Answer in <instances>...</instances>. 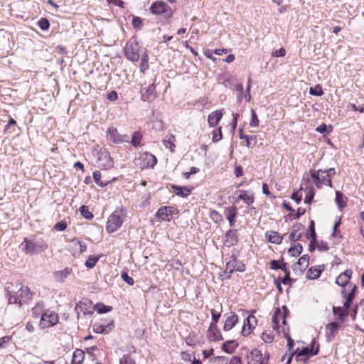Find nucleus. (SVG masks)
I'll return each instance as SVG.
<instances>
[{"label":"nucleus","instance_id":"37","mask_svg":"<svg viewBox=\"0 0 364 364\" xmlns=\"http://www.w3.org/2000/svg\"><path fill=\"white\" fill-rule=\"evenodd\" d=\"M94 308H95V310H96L97 311V313H100V314L109 312L112 309V306H106L102 303L97 304Z\"/></svg>","mask_w":364,"mask_h":364},{"label":"nucleus","instance_id":"13","mask_svg":"<svg viewBox=\"0 0 364 364\" xmlns=\"http://www.w3.org/2000/svg\"><path fill=\"white\" fill-rule=\"evenodd\" d=\"M141 92L143 101L151 102L156 97V87L154 83L149 85L146 88L142 87Z\"/></svg>","mask_w":364,"mask_h":364},{"label":"nucleus","instance_id":"49","mask_svg":"<svg viewBox=\"0 0 364 364\" xmlns=\"http://www.w3.org/2000/svg\"><path fill=\"white\" fill-rule=\"evenodd\" d=\"M259 119L257 118V114L254 109H251V120L250 122V126L257 127L259 125Z\"/></svg>","mask_w":364,"mask_h":364},{"label":"nucleus","instance_id":"26","mask_svg":"<svg viewBox=\"0 0 364 364\" xmlns=\"http://www.w3.org/2000/svg\"><path fill=\"white\" fill-rule=\"evenodd\" d=\"M172 189L174 191V193L179 196L186 197L189 196L191 193V189L187 187H181L176 185H172Z\"/></svg>","mask_w":364,"mask_h":364},{"label":"nucleus","instance_id":"3","mask_svg":"<svg viewBox=\"0 0 364 364\" xmlns=\"http://www.w3.org/2000/svg\"><path fill=\"white\" fill-rule=\"evenodd\" d=\"M21 246L24 252L29 255L44 252L48 248V245L44 240L28 238L24 239Z\"/></svg>","mask_w":364,"mask_h":364},{"label":"nucleus","instance_id":"47","mask_svg":"<svg viewBox=\"0 0 364 364\" xmlns=\"http://www.w3.org/2000/svg\"><path fill=\"white\" fill-rule=\"evenodd\" d=\"M238 83L237 82V80L235 78H228V80H225L223 84L225 87L235 90V84Z\"/></svg>","mask_w":364,"mask_h":364},{"label":"nucleus","instance_id":"30","mask_svg":"<svg viewBox=\"0 0 364 364\" xmlns=\"http://www.w3.org/2000/svg\"><path fill=\"white\" fill-rule=\"evenodd\" d=\"M335 202L340 210H342L346 205V198L340 191L336 192Z\"/></svg>","mask_w":364,"mask_h":364},{"label":"nucleus","instance_id":"44","mask_svg":"<svg viewBox=\"0 0 364 364\" xmlns=\"http://www.w3.org/2000/svg\"><path fill=\"white\" fill-rule=\"evenodd\" d=\"M261 338L265 343H270L273 341L274 336L272 332L264 331L262 333Z\"/></svg>","mask_w":364,"mask_h":364},{"label":"nucleus","instance_id":"2","mask_svg":"<svg viewBox=\"0 0 364 364\" xmlns=\"http://www.w3.org/2000/svg\"><path fill=\"white\" fill-rule=\"evenodd\" d=\"M309 176L312 178L314 184L318 188H321L323 185L332 186L331 179L328 177V173L324 170H311L310 173L306 172L303 176V180L309 181Z\"/></svg>","mask_w":364,"mask_h":364},{"label":"nucleus","instance_id":"40","mask_svg":"<svg viewBox=\"0 0 364 364\" xmlns=\"http://www.w3.org/2000/svg\"><path fill=\"white\" fill-rule=\"evenodd\" d=\"M239 137L241 139H245V141H246V144L245 145L248 148L250 146V141L256 139V136H249V135L244 134L242 133V129H240V130H239Z\"/></svg>","mask_w":364,"mask_h":364},{"label":"nucleus","instance_id":"32","mask_svg":"<svg viewBox=\"0 0 364 364\" xmlns=\"http://www.w3.org/2000/svg\"><path fill=\"white\" fill-rule=\"evenodd\" d=\"M238 198L242 200L246 204L250 205L254 202V198L252 196L247 194V191L244 190L239 191Z\"/></svg>","mask_w":364,"mask_h":364},{"label":"nucleus","instance_id":"25","mask_svg":"<svg viewBox=\"0 0 364 364\" xmlns=\"http://www.w3.org/2000/svg\"><path fill=\"white\" fill-rule=\"evenodd\" d=\"M281 320L282 321V323H283L284 324H285V323H286V321H285V319H284V315H283V314H282V313L279 309H277V310L275 311V313H274V316H273V317H272V328H273L274 329H277V328H278L279 322Z\"/></svg>","mask_w":364,"mask_h":364},{"label":"nucleus","instance_id":"38","mask_svg":"<svg viewBox=\"0 0 364 364\" xmlns=\"http://www.w3.org/2000/svg\"><path fill=\"white\" fill-rule=\"evenodd\" d=\"M333 311L334 314L338 315L341 320H343L344 317L348 314V311L343 307H333Z\"/></svg>","mask_w":364,"mask_h":364},{"label":"nucleus","instance_id":"14","mask_svg":"<svg viewBox=\"0 0 364 364\" xmlns=\"http://www.w3.org/2000/svg\"><path fill=\"white\" fill-rule=\"evenodd\" d=\"M223 116L222 109L212 112L208 117V123L210 127H216Z\"/></svg>","mask_w":364,"mask_h":364},{"label":"nucleus","instance_id":"31","mask_svg":"<svg viewBox=\"0 0 364 364\" xmlns=\"http://www.w3.org/2000/svg\"><path fill=\"white\" fill-rule=\"evenodd\" d=\"M323 269L320 266L311 267L307 272V277L310 279H316L318 278L322 272Z\"/></svg>","mask_w":364,"mask_h":364},{"label":"nucleus","instance_id":"16","mask_svg":"<svg viewBox=\"0 0 364 364\" xmlns=\"http://www.w3.org/2000/svg\"><path fill=\"white\" fill-rule=\"evenodd\" d=\"M238 235L236 230H230L225 234L224 244L228 247L236 245L238 242Z\"/></svg>","mask_w":364,"mask_h":364},{"label":"nucleus","instance_id":"58","mask_svg":"<svg viewBox=\"0 0 364 364\" xmlns=\"http://www.w3.org/2000/svg\"><path fill=\"white\" fill-rule=\"evenodd\" d=\"M210 362L215 363L216 362H221L223 363H227L228 362V358L225 356H216L210 358Z\"/></svg>","mask_w":364,"mask_h":364},{"label":"nucleus","instance_id":"4","mask_svg":"<svg viewBox=\"0 0 364 364\" xmlns=\"http://www.w3.org/2000/svg\"><path fill=\"white\" fill-rule=\"evenodd\" d=\"M134 163L141 170L154 168L157 163V159L154 154L144 152L134 159Z\"/></svg>","mask_w":364,"mask_h":364},{"label":"nucleus","instance_id":"53","mask_svg":"<svg viewBox=\"0 0 364 364\" xmlns=\"http://www.w3.org/2000/svg\"><path fill=\"white\" fill-rule=\"evenodd\" d=\"M349 287L351 288L350 292L346 296V299L353 301V299L355 297V291L357 289V287L355 285H353L352 284H349Z\"/></svg>","mask_w":364,"mask_h":364},{"label":"nucleus","instance_id":"34","mask_svg":"<svg viewBox=\"0 0 364 364\" xmlns=\"http://www.w3.org/2000/svg\"><path fill=\"white\" fill-rule=\"evenodd\" d=\"M302 250V245L300 244H297L289 249V253L291 256L296 257L301 253Z\"/></svg>","mask_w":364,"mask_h":364},{"label":"nucleus","instance_id":"22","mask_svg":"<svg viewBox=\"0 0 364 364\" xmlns=\"http://www.w3.org/2000/svg\"><path fill=\"white\" fill-rule=\"evenodd\" d=\"M267 240L271 243L280 244L283 237L276 231H267L265 233Z\"/></svg>","mask_w":364,"mask_h":364},{"label":"nucleus","instance_id":"46","mask_svg":"<svg viewBox=\"0 0 364 364\" xmlns=\"http://www.w3.org/2000/svg\"><path fill=\"white\" fill-rule=\"evenodd\" d=\"M212 134H213L212 140L214 142H217V141H220L223 138L221 127H219V128L213 130L212 132Z\"/></svg>","mask_w":364,"mask_h":364},{"label":"nucleus","instance_id":"33","mask_svg":"<svg viewBox=\"0 0 364 364\" xmlns=\"http://www.w3.org/2000/svg\"><path fill=\"white\" fill-rule=\"evenodd\" d=\"M237 346V344L235 341H228L223 343V349L225 352L231 354Z\"/></svg>","mask_w":364,"mask_h":364},{"label":"nucleus","instance_id":"19","mask_svg":"<svg viewBox=\"0 0 364 364\" xmlns=\"http://www.w3.org/2000/svg\"><path fill=\"white\" fill-rule=\"evenodd\" d=\"M309 262V256L307 255H304L298 259L296 263L293 264V269L294 271L302 272L308 267Z\"/></svg>","mask_w":364,"mask_h":364},{"label":"nucleus","instance_id":"62","mask_svg":"<svg viewBox=\"0 0 364 364\" xmlns=\"http://www.w3.org/2000/svg\"><path fill=\"white\" fill-rule=\"evenodd\" d=\"M132 25L134 28H140L142 25L141 19L139 17H134L132 20Z\"/></svg>","mask_w":364,"mask_h":364},{"label":"nucleus","instance_id":"9","mask_svg":"<svg viewBox=\"0 0 364 364\" xmlns=\"http://www.w3.org/2000/svg\"><path fill=\"white\" fill-rule=\"evenodd\" d=\"M58 322V314L54 312L44 313L41 316L40 326L45 328L53 326Z\"/></svg>","mask_w":364,"mask_h":364},{"label":"nucleus","instance_id":"1","mask_svg":"<svg viewBox=\"0 0 364 364\" xmlns=\"http://www.w3.org/2000/svg\"><path fill=\"white\" fill-rule=\"evenodd\" d=\"M5 291L9 304H18L21 306L27 304L32 299L30 289L21 284L7 283Z\"/></svg>","mask_w":364,"mask_h":364},{"label":"nucleus","instance_id":"52","mask_svg":"<svg viewBox=\"0 0 364 364\" xmlns=\"http://www.w3.org/2000/svg\"><path fill=\"white\" fill-rule=\"evenodd\" d=\"M93 178L95 181V183L101 186V187H103L106 185V183H104L100 181V178H101V173L100 171H95L93 172Z\"/></svg>","mask_w":364,"mask_h":364},{"label":"nucleus","instance_id":"27","mask_svg":"<svg viewBox=\"0 0 364 364\" xmlns=\"http://www.w3.org/2000/svg\"><path fill=\"white\" fill-rule=\"evenodd\" d=\"M250 356H251V360L248 361V364H255V363H261L262 354L260 350L254 349L251 351Z\"/></svg>","mask_w":364,"mask_h":364},{"label":"nucleus","instance_id":"8","mask_svg":"<svg viewBox=\"0 0 364 364\" xmlns=\"http://www.w3.org/2000/svg\"><path fill=\"white\" fill-rule=\"evenodd\" d=\"M77 313V318H79L80 313L83 315H91L95 311L92 302L87 299H83L80 301L75 308Z\"/></svg>","mask_w":364,"mask_h":364},{"label":"nucleus","instance_id":"20","mask_svg":"<svg viewBox=\"0 0 364 364\" xmlns=\"http://www.w3.org/2000/svg\"><path fill=\"white\" fill-rule=\"evenodd\" d=\"M238 321L237 316L234 313H230L227 316L225 324L223 326V330L225 331H228L231 330L236 324Z\"/></svg>","mask_w":364,"mask_h":364},{"label":"nucleus","instance_id":"17","mask_svg":"<svg viewBox=\"0 0 364 364\" xmlns=\"http://www.w3.org/2000/svg\"><path fill=\"white\" fill-rule=\"evenodd\" d=\"M237 211L235 206H228L225 208L224 215L229 222L230 226H233L235 223V218L237 216Z\"/></svg>","mask_w":364,"mask_h":364},{"label":"nucleus","instance_id":"11","mask_svg":"<svg viewBox=\"0 0 364 364\" xmlns=\"http://www.w3.org/2000/svg\"><path fill=\"white\" fill-rule=\"evenodd\" d=\"M243 272L245 271V266L241 262H238L235 258H232L226 264V268L225 269V274H227V277L230 278L231 274L235 271Z\"/></svg>","mask_w":364,"mask_h":364},{"label":"nucleus","instance_id":"64","mask_svg":"<svg viewBox=\"0 0 364 364\" xmlns=\"http://www.w3.org/2000/svg\"><path fill=\"white\" fill-rule=\"evenodd\" d=\"M230 364H242V363L240 357L234 356L230 359Z\"/></svg>","mask_w":364,"mask_h":364},{"label":"nucleus","instance_id":"36","mask_svg":"<svg viewBox=\"0 0 364 364\" xmlns=\"http://www.w3.org/2000/svg\"><path fill=\"white\" fill-rule=\"evenodd\" d=\"M142 139V134L139 132H134L132 138V144L133 146L137 147L140 145Z\"/></svg>","mask_w":364,"mask_h":364},{"label":"nucleus","instance_id":"6","mask_svg":"<svg viewBox=\"0 0 364 364\" xmlns=\"http://www.w3.org/2000/svg\"><path fill=\"white\" fill-rule=\"evenodd\" d=\"M139 46L135 41L130 40L124 48V54L127 59L132 62H136L139 59Z\"/></svg>","mask_w":364,"mask_h":364},{"label":"nucleus","instance_id":"35","mask_svg":"<svg viewBox=\"0 0 364 364\" xmlns=\"http://www.w3.org/2000/svg\"><path fill=\"white\" fill-rule=\"evenodd\" d=\"M305 191H306V195L304 198V203H310L315 195L314 189L311 186H310L309 187H306Z\"/></svg>","mask_w":364,"mask_h":364},{"label":"nucleus","instance_id":"12","mask_svg":"<svg viewBox=\"0 0 364 364\" xmlns=\"http://www.w3.org/2000/svg\"><path fill=\"white\" fill-rule=\"evenodd\" d=\"M177 213V210L173 206H164L160 208L156 213V217L159 220L164 221H170L171 216Z\"/></svg>","mask_w":364,"mask_h":364},{"label":"nucleus","instance_id":"41","mask_svg":"<svg viewBox=\"0 0 364 364\" xmlns=\"http://www.w3.org/2000/svg\"><path fill=\"white\" fill-rule=\"evenodd\" d=\"M149 55L145 52L141 58L140 70L141 72H144L149 67L148 65Z\"/></svg>","mask_w":364,"mask_h":364},{"label":"nucleus","instance_id":"5","mask_svg":"<svg viewBox=\"0 0 364 364\" xmlns=\"http://www.w3.org/2000/svg\"><path fill=\"white\" fill-rule=\"evenodd\" d=\"M123 221L124 214L122 210H115L108 218L106 227L107 232L111 233L117 231L122 226Z\"/></svg>","mask_w":364,"mask_h":364},{"label":"nucleus","instance_id":"57","mask_svg":"<svg viewBox=\"0 0 364 364\" xmlns=\"http://www.w3.org/2000/svg\"><path fill=\"white\" fill-rule=\"evenodd\" d=\"M286 54V50L284 48H281L279 50H274L272 53L273 57H282Z\"/></svg>","mask_w":364,"mask_h":364},{"label":"nucleus","instance_id":"29","mask_svg":"<svg viewBox=\"0 0 364 364\" xmlns=\"http://www.w3.org/2000/svg\"><path fill=\"white\" fill-rule=\"evenodd\" d=\"M85 358L84 351L80 349H76L73 355L72 364H80Z\"/></svg>","mask_w":364,"mask_h":364},{"label":"nucleus","instance_id":"39","mask_svg":"<svg viewBox=\"0 0 364 364\" xmlns=\"http://www.w3.org/2000/svg\"><path fill=\"white\" fill-rule=\"evenodd\" d=\"M70 242H71V245L73 246V247H75V249L79 247V251L80 253L86 251V249H87L86 245L84 243H82V242L79 241L78 240L73 239L71 240Z\"/></svg>","mask_w":364,"mask_h":364},{"label":"nucleus","instance_id":"42","mask_svg":"<svg viewBox=\"0 0 364 364\" xmlns=\"http://www.w3.org/2000/svg\"><path fill=\"white\" fill-rule=\"evenodd\" d=\"M100 257L99 256H90L88 257L85 262V266L89 268L92 269L95 267L97 262L99 260Z\"/></svg>","mask_w":364,"mask_h":364},{"label":"nucleus","instance_id":"24","mask_svg":"<svg viewBox=\"0 0 364 364\" xmlns=\"http://www.w3.org/2000/svg\"><path fill=\"white\" fill-rule=\"evenodd\" d=\"M251 321H255V316L252 315L248 316L247 318L245 319L242 330V335L246 336L250 333L251 328H252Z\"/></svg>","mask_w":364,"mask_h":364},{"label":"nucleus","instance_id":"56","mask_svg":"<svg viewBox=\"0 0 364 364\" xmlns=\"http://www.w3.org/2000/svg\"><path fill=\"white\" fill-rule=\"evenodd\" d=\"M122 279L127 282L129 285L134 284V279L128 275L127 272H122Z\"/></svg>","mask_w":364,"mask_h":364},{"label":"nucleus","instance_id":"55","mask_svg":"<svg viewBox=\"0 0 364 364\" xmlns=\"http://www.w3.org/2000/svg\"><path fill=\"white\" fill-rule=\"evenodd\" d=\"M119 364H135L129 355H124L119 360Z\"/></svg>","mask_w":364,"mask_h":364},{"label":"nucleus","instance_id":"43","mask_svg":"<svg viewBox=\"0 0 364 364\" xmlns=\"http://www.w3.org/2000/svg\"><path fill=\"white\" fill-rule=\"evenodd\" d=\"M309 94L314 96H321L323 95L322 87L317 85L314 87H311L309 90Z\"/></svg>","mask_w":364,"mask_h":364},{"label":"nucleus","instance_id":"51","mask_svg":"<svg viewBox=\"0 0 364 364\" xmlns=\"http://www.w3.org/2000/svg\"><path fill=\"white\" fill-rule=\"evenodd\" d=\"M43 311V304L38 303L37 305L32 309V314L35 318H38L40 315L41 316V313Z\"/></svg>","mask_w":364,"mask_h":364},{"label":"nucleus","instance_id":"23","mask_svg":"<svg viewBox=\"0 0 364 364\" xmlns=\"http://www.w3.org/2000/svg\"><path fill=\"white\" fill-rule=\"evenodd\" d=\"M175 141L176 138L173 134L166 135L163 139V144L166 149H168L171 153H173L175 151Z\"/></svg>","mask_w":364,"mask_h":364},{"label":"nucleus","instance_id":"7","mask_svg":"<svg viewBox=\"0 0 364 364\" xmlns=\"http://www.w3.org/2000/svg\"><path fill=\"white\" fill-rule=\"evenodd\" d=\"M150 10L152 14L156 15L164 14L166 18H170L172 15V10L164 1H159L151 4Z\"/></svg>","mask_w":364,"mask_h":364},{"label":"nucleus","instance_id":"18","mask_svg":"<svg viewBox=\"0 0 364 364\" xmlns=\"http://www.w3.org/2000/svg\"><path fill=\"white\" fill-rule=\"evenodd\" d=\"M352 271L346 269L345 272L339 274L336 279V283L341 287H346L351 278Z\"/></svg>","mask_w":364,"mask_h":364},{"label":"nucleus","instance_id":"61","mask_svg":"<svg viewBox=\"0 0 364 364\" xmlns=\"http://www.w3.org/2000/svg\"><path fill=\"white\" fill-rule=\"evenodd\" d=\"M301 234H300V233L297 234L296 230H295L294 232H292L289 235V239L292 241H296V240H299L301 238Z\"/></svg>","mask_w":364,"mask_h":364},{"label":"nucleus","instance_id":"63","mask_svg":"<svg viewBox=\"0 0 364 364\" xmlns=\"http://www.w3.org/2000/svg\"><path fill=\"white\" fill-rule=\"evenodd\" d=\"M94 331L98 333H107V326H98L94 328Z\"/></svg>","mask_w":364,"mask_h":364},{"label":"nucleus","instance_id":"54","mask_svg":"<svg viewBox=\"0 0 364 364\" xmlns=\"http://www.w3.org/2000/svg\"><path fill=\"white\" fill-rule=\"evenodd\" d=\"M38 26L42 30H47L50 26V23L46 18H41L38 22Z\"/></svg>","mask_w":364,"mask_h":364},{"label":"nucleus","instance_id":"48","mask_svg":"<svg viewBox=\"0 0 364 364\" xmlns=\"http://www.w3.org/2000/svg\"><path fill=\"white\" fill-rule=\"evenodd\" d=\"M81 215L86 219H92L93 215L89 211L88 208L85 205H82L80 208Z\"/></svg>","mask_w":364,"mask_h":364},{"label":"nucleus","instance_id":"21","mask_svg":"<svg viewBox=\"0 0 364 364\" xmlns=\"http://www.w3.org/2000/svg\"><path fill=\"white\" fill-rule=\"evenodd\" d=\"M72 269L66 267L63 270L56 271L53 273V277L58 282H63L65 279L70 274Z\"/></svg>","mask_w":364,"mask_h":364},{"label":"nucleus","instance_id":"45","mask_svg":"<svg viewBox=\"0 0 364 364\" xmlns=\"http://www.w3.org/2000/svg\"><path fill=\"white\" fill-rule=\"evenodd\" d=\"M235 90L237 92V102L239 103L242 102L243 100L242 92H243V86L241 83L235 84Z\"/></svg>","mask_w":364,"mask_h":364},{"label":"nucleus","instance_id":"15","mask_svg":"<svg viewBox=\"0 0 364 364\" xmlns=\"http://www.w3.org/2000/svg\"><path fill=\"white\" fill-rule=\"evenodd\" d=\"M207 337L211 341H220L223 338L220 331L215 323H211L207 331Z\"/></svg>","mask_w":364,"mask_h":364},{"label":"nucleus","instance_id":"59","mask_svg":"<svg viewBox=\"0 0 364 364\" xmlns=\"http://www.w3.org/2000/svg\"><path fill=\"white\" fill-rule=\"evenodd\" d=\"M312 351L311 350L310 348L306 347L304 348L296 355V358H299L301 356L303 355H311Z\"/></svg>","mask_w":364,"mask_h":364},{"label":"nucleus","instance_id":"60","mask_svg":"<svg viewBox=\"0 0 364 364\" xmlns=\"http://www.w3.org/2000/svg\"><path fill=\"white\" fill-rule=\"evenodd\" d=\"M66 227H67L66 223L64 221H60V222L57 223L55 225L54 228L58 231H63V230H65Z\"/></svg>","mask_w":364,"mask_h":364},{"label":"nucleus","instance_id":"10","mask_svg":"<svg viewBox=\"0 0 364 364\" xmlns=\"http://www.w3.org/2000/svg\"><path fill=\"white\" fill-rule=\"evenodd\" d=\"M107 138L116 144L129 142V136L126 134L121 135L114 127H109L107 132Z\"/></svg>","mask_w":364,"mask_h":364},{"label":"nucleus","instance_id":"50","mask_svg":"<svg viewBox=\"0 0 364 364\" xmlns=\"http://www.w3.org/2000/svg\"><path fill=\"white\" fill-rule=\"evenodd\" d=\"M270 267L271 269H282V270H284V271H286V264L285 263H282V264H279V262L278 261H276V260H272L271 262H270Z\"/></svg>","mask_w":364,"mask_h":364},{"label":"nucleus","instance_id":"28","mask_svg":"<svg viewBox=\"0 0 364 364\" xmlns=\"http://www.w3.org/2000/svg\"><path fill=\"white\" fill-rule=\"evenodd\" d=\"M339 328L338 323L332 322L326 326V335L330 339L333 338L337 333Z\"/></svg>","mask_w":364,"mask_h":364}]
</instances>
